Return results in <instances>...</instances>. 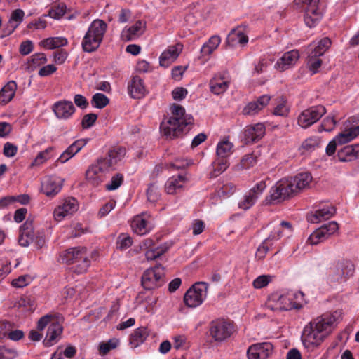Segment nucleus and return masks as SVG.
<instances>
[{
  "label": "nucleus",
  "mask_w": 359,
  "mask_h": 359,
  "mask_svg": "<svg viewBox=\"0 0 359 359\" xmlns=\"http://www.w3.org/2000/svg\"><path fill=\"white\" fill-rule=\"evenodd\" d=\"M229 83L230 81L226 76V73H219L210 80V90L217 95L223 94L228 89Z\"/></svg>",
  "instance_id": "obj_18"
},
{
  "label": "nucleus",
  "mask_w": 359,
  "mask_h": 359,
  "mask_svg": "<svg viewBox=\"0 0 359 359\" xmlns=\"http://www.w3.org/2000/svg\"><path fill=\"white\" fill-rule=\"evenodd\" d=\"M226 41L231 46H235L236 43L245 45L248 41V37L244 34L243 29L241 27H237L229 34Z\"/></svg>",
  "instance_id": "obj_30"
},
{
  "label": "nucleus",
  "mask_w": 359,
  "mask_h": 359,
  "mask_svg": "<svg viewBox=\"0 0 359 359\" xmlns=\"http://www.w3.org/2000/svg\"><path fill=\"white\" fill-rule=\"evenodd\" d=\"M213 170L210 172V177H216L221 173L224 172L229 166V163L227 159L220 158L215 160L213 163Z\"/></svg>",
  "instance_id": "obj_44"
},
{
  "label": "nucleus",
  "mask_w": 359,
  "mask_h": 359,
  "mask_svg": "<svg viewBox=\"0 0 359 359\" xmlns=\"http://www.w3.org/2000/svg\"><path fill=\"white\" fill-rule=\"evenodd\" d=\"M162 275L156 271H144L142 276V285L146 290H153L161 285Z\"/></svg>",
  "instance_id": "obj_25"
},
{
  "label": "nucleus",
  "mask_w": 359,
  "mask_h": 359,
  "mask_svg": "<svg viewBox=\"0 0 359 359\" xmlns=\"http://www.w3.org/2000/svg\"><path fill=\"white\" fill-rule=\"evenodd\" d=\"M233 144L227 140L217 144L216 154L218 159H227L233 153Z\"/></svg>",
  "instance_id": "obj_37"
},
{
  "label": "nucleus",
  "mask_w": 359,
  "mask_h": 359,
  "mask_svg": "<svg viewBox=\"0 0 359 359\" xmlns=\"http://www.w3.org/2000/svg\"><path fill=\"white\" fill-rule=\"evenodd\" d=\"M133 243V240L130 236L127 234L121 233L118 236L117 240V248L121 250H126L130 247Z\"/></svg>",
  "instance_id": "obj_53"
},
{
  "label": "nucleus",
  "mask_w": 359,
  "mask_h": 359,
  "mask_svg": "<svg viewBox=\"0 0 359 359\" xmlns=\"http://www.w3.org/2000/svg\"><path fill=\"white\" fill-rule=\"evenodd\" d=\"M1 359H13L17 356V351L12 348L1 346Z\"/></svg>",
  "instance_id": "obj_62"
},
{
  "label": "nucleus",
  "mask_w": 359,
  "mask_h": 359,
  "mask_svg": "<svg viewBox=\"0 0 359 359\" xmlns=\"http://www.w3.org/2000/svg\"><path fill=\"white\" fill-rule=\"evenodd\" d=\"M126 155V149L117 147L108 151L105 156L100 157L89 165L86 172V179L93 186H98L102 179L101 174L108 171L120 162Z\"/></svg>",
  "instance_id": "obj_3"
},
{
  "label": "nucleus",
  "mask_w": 359,
  "mask_h": 359,
  "mask_svg": "<svg viewBox=\"0 0 359 359\" xmlns=\"http://www.w3.org/2000/svg\"><path fill=\"white\" fill-rule=\"evenodd\" d=\"M209 331L215 341L222 342L233 334V325L224 319H217L211 322Z\"/></svg>",
  "instance_id": "obj_9"
},
{
  "label": "nucleus",
  "mask_w": 359,
  "mask_h": 359,
  "mask_svg": "<svg viewBox=\"0 0 359 359\" xmlns=\"http://www.w3.org/2000/svg\"><path fill=\"white\" fill-rule=\"evenodd\" d=\"M29 62L36 67L45 64L47 62V58L44 53H38L32 55Z\"/></svg>",
  "instance_id": "obj_60"
},
{
  "label": "nucleus",
  "mask_w": 359,
  "mask_h": 359,
  "mask_svg": "<svg viewBox=\"0 0 359 359\" xmlns=\"http://www.w3.org/2000/svg\"><path fill=\"white\" fill-rule=\"evenodd\" d=\"M118 344L117 339H110L107 343H101L99 346V351L102 355L107 354L110 350L115 348Z\"/></svg>",
  "instance_id": "obj_56"
},
{
  "label": "nucleus",
  "mask_w": 359,
  "mask_h": 359,
  "mask_svg": "<svg viewBox=\"0 0 359 359\" xmlns=\"http://www.w3.org/2000/svg\"><path fill=\"white\" fill-rule=\"evenodd\" d=\"M67 6L64 3H59L53 6L48 12V16L53 19H60L66 13Z\"/></svg>",
  "instance_id": "obj_47"
},
{
  "label": "nucleus",
  "mask_w": 359,
  "mask_h": 359,
  "mask_svg": "<svg viewBox=\"0 0 359 359\" xmlns=\"http://www.w3.org/2000/svg\"><path fill=\"white\" fill-rule=\"evenodd\" d=\"M53 149V148L50 147L44 151L39 152L35 158L34 162L32 163V165H39L46 162L50 158V154Z\"/></svg>",
  "instance_id": "obj_50"
},
{
  "label": "nucleus",
  "mask_w": 359,
  "mask_h": 359,
  "mask_svg": "<svg viewBox=\"0 0 359 359\" xmlns=\"http://www.w3.org/2000/svg\"><path fill=\"white\" fill-rule=\"evenodd\" d=\"M338 228V224L336 222H330L325 224L317 229L309 236L308 242L311 245H316L333 234Z\"/></svg>",
  "instance_id": "obj_12"
},
{
  "label": "nucleus",
  "mask_w": 359,
  "mask_h": 359,
  "mask_svg": "<svg viewBox=\"0 0 359 359\" xmlns=\"http://www.w3.org/2000/svg\"><path fill=\"white\" fill-rule=\"evenodd\" d=\"M33 48L32 42L27 40L20 44L19 51L22 55H27L33 50Z\"/></svg>",
  "instance_id": "obj_64"
},
{
  "label": "nucleus",
  "mask_w": 359,
  "mask_h": 359,
  "mask_svg": "<svg viewBox=\"0 0 359 359\" xmlns=\"http://www.w3.org/2000/svg\"><path fill=\"white\" fill-rule=\"evenodd\" d=\"M273 349V346L269 342L258 343L250 346L247 354L249 359H266Z\"/></svg>",
  "instance_id": "obj_13"
},
{
  "label": "nucleus",
  "mask_w": 359,
  "mask_h": 359,
  "mask_svg": "<svg viewBox=\"0 0 359 359\" xmlns=\"http://www.w3.org/2000/svg\"><path fill=\"white\" fill-rule=\"evenodd\" d=\"M128 89L130 95L134 99L142 98L144 96L146 92L143 81L138 76H135L132 78L128 84Z\"/></svg>",
  "instance_id": "obj_26"
},
{
  "label": "nucleus",
  "mask_w": 359,
  "mask_h": 359,
  "mask_svg": "<svg viewBox=\"0 0 359 359\" xmlns=\"http://www.w3.org/2000/svg\"><path fill=\"white\" fill-rule=\"evenodd\" d=\"M107 29V23L100 19L93 20L86 32L81 46L84 52L95 51L102 42Z\"/></svg>",
  "instance_id": "obj_4"
},
{
  "label": "nucleus",
  "mask_w": 359,
  "mask_h": 359,
  "mask_svg": "<svg viewBox=\"0 0 359 359\" xmlns=\"http://www.w3.org/2000/svg\"><path fill=\"white\" fill-rule=\"evenodd\" d=\"M359 135V125L346 129L344 131L339 133L335 137L339 144H343L351 142Z\"/></svg>",
  "instance_id": "obj_36"
},
{
  "label": "nucleus",
  "mask_w": 359,
  "mask_h": 359,
  "mask_svg": "<svg viewBox=\"0 0 359 359\" xmlns=\"http://www.w3.org/2000/svg\"><path fill=\"white\" fill-rule=\"evenodd\" d=\"M123 182V176L122 174L118 173L111 177V181L106 184V189L113 191L117 189Z\"/></svg>",
  "instance_id": "obj_51"
},
{
  "label": "nucleus",
  "mask_w": 359,
  "mask_h": 359,
  "mask_svg": "<svg viewBox=\"0 0 359 359\" xmlns=\"http://www.w3.org/2000/svg\"><path fill=\"white\" fill-rule=\"evenodd\" d=\"M272 278L270 275L259 276L253 281V286L257 289L262 288L272 280Z\"/></svg>",
  "instance_id": "obj_55"
},
{
  "label": "nucleus",
  "mask_w": 359,
  "mask_h": 359,
  "mask_svg": "<svg viewBox=\"0 0 359 359\" xmlns=\"http://www.w3.org/2000/svg\"><path fill=\"white\" fill-rule=\"evenodd\" d=\"M24 15L25 13L21 9H16L12 12L8 24L9 27L8 34L12 33L22 21Z\"/></svg>",
  "instance_id": "obj_42"
},
{
  "label": "nucleus",
  "mask_w": 359,
  "mask_h": 359,
  "mask_svg": "<svg viewBox=\"0 0 359 359\" xmlns=\"http://www.w3.org/2000/svg\"><path fill=\"white\" fill-rule=\"evenodd\" d=\"M86 248L75 247L69 248L62 252L59 257V262L67 264H71L79 259H83L84 265L83 267H88L89 264L86 257Z\"/></svg>",
  "instance_id": "obj_11"
},
{
  "label": "nucleus",
  "mask_w": 359,
  "mask_h": 359,
  "mask_svg": "<svg viewBox=\"0 0 359 359\" xmlns=\"http://www.w3.org/2000/svg\"><path fill=\"white\" fill-rule=\"evenodd\" d=\"M320 143V139L318 137H311L303 142L302 147L306 151H311L319 147Z\"/></svg>",
  "instance_id": "obj_49"
},
{
  "label": "nucleus",
  "mask_w": 359,
  "mask_h": 359,
  "mask_svg": "<svg viewBox=\"0 0 359 359\" xmlns=\"http://www.w3.org/2000/svg\"><path fill=\"white\" fill-rule=\"evenodd\" d=\"M32 280L33 278L29 275H23L13 280L11 284L15 287L22 288L29 285Z\"/></svg>",
  "instance_id": "obj_54"
},
{
  "label": "nucleus",
  "mask_w": 359,
  "mask_h": 359,
  "mask_svg": "<svg viewBox=\"0 0 359 359\" xmlns=\"http://www.w3.org/2000/svg\"><path fill=\"white\" fill-rule=\"evenodd\" d=\"M336 123L337 122L334 119V118L327 117L323 120L321 124V127L323 128V130L330 132L334 129V128L336 126Z\"/></svg>",
  "instance_id": "obj_61"
},
{
  "label": "nucleus",
  "mask_w": 359,
  "mask_h": 359,
  "mask_svg": "<svg viewBox=\"0 0 359 359\" xmlns=\"http://www.w3.org/2000/svg\"><path fill=\"white\" fill-rule=\"evenodd\" d=\"M147 195L148 201L152 203L157 201L160 197L158 187L154 184H151L147 189Z\"/></svg>",
  "instance_id": "obj_57"
},
{
  "label": "nucleus",
  "mask_w": 359,
  "mask_h": 359,
  "mask_svg": "<svg viewBox=\"0 0 359 359\" xmlns=\"http://www.w3.org/2000/svg\"><path fill=\"white\" fill-rule=\"evenodd\" d=\"M336 212L334 207L329 205L317 210L315 213L308 216V221L311 223H319L323 220L329 219Z\"/></svg>",
  "instance_id": "obj_28"
},
{
  "label": "nucleus",
  "mask_w": 359,
  "mask_h": 359,
  "mask_svg": "<svg viewBox=\"0 0 359 359\" xmlns=\"http://www.w3.org/2000/svg\"><path fill=\"white\" fill-rule=\"evenodd\" d=\"M62 332V326L58 323H53L48 327L46 337L43 341V344L46 346H52L54 341L58 337Z\"/></svg>",
  "instance_id": "obj_39"
},
{
  "label": "nucleus",
  "mask_w": 359,
  "mask_h": 359,
  "mask_svg": "<svg viewBox=\"0 0 359 359\" xmlns=\"http://www.w3.org/2000/svg\"><path fill=\"white\" fill-rule=\"evenodd\" d=\"M265 134V126L263 123H257L247 126L243 132V137L246 144L254 143L259 141Z\"/></svg>",
  "instance_id": "obj_19"
},
{
  "label": "nucleus",
  "mask_w": 359,
  "mask_h": 359,
  "mask_svg": "<svg viewBox=\"0 0 359 359\" xmlns=\"http://www.w3.org/2000/svg\"><path fill=\"white\" fill-rule=\"evenodd\" d=\"M326 112L325 107L317 105L309 107L298 116L297 123L302 128H307L316 123Z\"/></svg>",
  "instance_id": "obj_10"
},
{
  "label": "nucleus",
  "mask_w": 359,
  "mask_h": 359,
  "mask_svg": "<svg viewBox=\"0 0 359 359\" xmlns=\"http://www.w3.org/2000/svg\"><path fill=\"white\" fill-rule=\"evenodd\" d=\"M271 229V233L273 234L274 240L277 241L284 235L290 234L292 231V227L291 223L285 221L281 222L280 224L276 225H269Z\"/></svg>",
  "instance_id": "obj_33"
},
{
  "label": "nucleus",
  "mask_w": 359,
  "mask_h": 359,
  "mask_svg": "<svg viewBox=\"0 0 359 359\" xmlns=\"http://www.w3.org/2000/svg\"><path fill=\"white\" fill-rule=\"evenodd\" d=\"M186 182L187 178L184 175H179L177 177H172L165 184V191L168 194H174L183 187Z\"/></svg>",
  "instance_id": "obj_34"
},
{
  "label": "nucleus",
  "mask_w": 359,
  "mask_h": 359,
  "mask_svg": "<svg viewBox=\"0 0 359 359\" xmlns=\"http://www.w3.org/2000/svg\"><path fill=\"white\" fill-rule=\"evenodd\" d=\"M290 178L282 179L271 188L270 201L277 203L295 195L296 191Z\"/></svg>",
  "instance_id": "obj_7"
},
{
  "label": "nucleus",
  "mask_w": 359,
  "mask_h": 359,
  "mask_svg": "<svg viewBox=\"0 0 359 359\" xmlns=\"http://www.w3.org/2000/svg\"><path fill=\"white\" fill-rule=\"evenodd\" d=\"M208 284L205 282H198L194 284L184 294V302L190 308L201 305L207 296Z\"/></svg>",
  "instance_id": "obj_8"
},
{
  "label": "nucleus",
  "mask_w": 359,
  "mask_h": 359,
  "mask_svg": "<svg viewBox=\"0 0 359 359\" xmlns=\"http://www.w3.org/2000/svg\"><path fill=\"white\" fill-rule=\"evenodd\" d=\"M299 57V54L297 50L285 53L282 57L277 60L275 68L280 72H283L292 67L297 62Z\"/></svg>",
  "instance_id": "obj_24"
},
{
  "label": "nucleus",
  "mask_w": 359,
  "mask_h": 359,
  "mask_svg": "<svg viewBox=\"0 0 359 359\" xmlns=\"http://www.w3.org/2000/svg\"><path fill=\"white\" fill-rule=\"evenodd\" d=\"M192 162L188 161L183 158H176L172 163L165 165V167L169 169L181 170L188 167Z\"/></svg>",
  "instance_id": "obj_52"
},
{
  "label": "nucleus",
  "mask_w": 359,
  "mask_h": 359,
  "mask_svg": "<svg viewBox=\"0 0 359 359\" xmlns=\"http://www.w3.org/2000/svg\"><path fill=\"white\" fill-rule=\"evenodd\" d=\"M18 151V147L11 142H6L4 145L3 154L5 156L11 158L15 156Z\"/></svg>",
  "instance_id": "obj_59"
},
{
  "label": "nucleus",
  "mask_w": 359,
  "mask_h": 359,
  "mask_svg": "<svg viewBox=\"0 0 359 359\" xmlns=\"http://www.w3.org/2000/svg\"><path fill=\"white\" fill-rule=\"evenodd\" d=\"M17 84L14 81H10L4 86L0 91V103L6 104L14 97Z\"/></svg>",
  "instance_id": "obj_35"
},
{
  "label": "nucleus",
  "mask_w": 359,
  "mask_h": 359,
  "mask_svg": "<svg viewBox=\"0 0 359 359\" xmlns=\"http://www.w3.org/2000/svg\"><path fill=\"white\" fill-rule=\"evenodd\" d=\"M97 118V116L95 114H88L83 117L81 121V126L83 128H89L93 126Z\"/></svg>",
  "instance_id": "obj_58"
},
{
  "label": "nucleus",
  "mask_w": 359,
  "mask_h": 359,
  "mask_svg": "<svg viewBox=\"0 0 359 359\" xmlns=\"http://www.w3.org/2000/svg\"><path fill=\"white\" fill-rule=\"evenodd\" d=\"M274 236L273 234H270L266 239L264 240V241L262 243V244L258 247L256 253L255 257L261 259L264 258L270 250L273 249V245L275 242H276L274 240Z\"/></svg>",
  "instance_id": "obj_38"
},
{
  "label": "nucleus",
  "mask_w": 359,
  "mask_h": 359,
  "mask_svg": "<svg viewBox=\"0 0 359 359\" xmlns=\"http://www.w3.org/2000/svg\"><path fill=\"white\" fill-rule=\"evenodd\" d=\"M290 111V107L287 105V102L283 98L281 101L277 104L274 107L273 114L276 116H287Z\"/></svg>",
  "instance_id": "obj_48"
},
{
  "label": "nucleus",
  "mask_w": 359,
  "mask_h": 359,
  "mask_svg": "<svg viewBox=\"0 0 359 359\" xmlns=\"http://www.w3.org/2000/svg\"><path fill=\"white\" fill-rule=\"evenodd\" d=\"M182 50V45L180 43L169 46L160 55V65L164 67H168L178 57Z\"/></svg>",
  "instance_id": "obj_22"
},
{
  "label": "nucleus",
  "mask_w": 359,
  "mask_h": 359,
  "mask_svg": "<svg viewBox=\"0 0 359 359\" xmlns=\"http://www.w3.org/2000/svg\"><path fill=\"white\" fill-rule=\"evenodd\" d=\"M171 113L172 116L163 121L160 128L168 139L172 140L189 130V126L193 124L194 118L191 115L185 113L182 106L177 104L171 107Z\"/></svg>",
  "instance_id": "obj_2"
},
{
  "label": "nucleus",
  "mask_w": 359,
  "mask_h": 359,
  "mask_svg": "<svg viewBox=\"0 0 359 359\" xmlns=\"http://www.w3.org/2000/svg\"><path fill=\"white\" fill-rule=\"evenodd\" d=\"M256 163L257 156L253 154H250L245 155L236 167L238 170H247L253 167Z\"/></svg>",
  "instance_id": "obj_45"
},
{
  "label": "nucleus",
  "mask_w": 359,
  "mask_h": 359,
  "mask_svg": "<svg viewBox=\"0 0 359 359\" xmlns=\"http://www.w3.org/2000/svg\"><path fill=\"white\" fill-rule=\"evenodd\" d=\"M142 22L140 20L137 21L133 26L122 30L121 34V39L126 42L134 40L142 34Z\"/></svg>",
  "instance_id": "obj_32"
},
{
  "label": "nucleus",
  "mask_w": 359,
  "mask_h": 359,
  "mask_svg": "<svg viewBox=\"0 0 359 359\" xmlns=\"http://www.w3.org/2000/svg\"><path fill=\"white\" fill-rule=\"evenodd\" d=\"M337 156L341 162H350L359 158V144L344 147L337 152Z\"/></svg>",
  "instance_id": "obj_27"
},
{
  "label": "nucleus",
  "mask_w": 359,
  "mask_h": 359,
  "mask_svg": "<svg viewBox=\"0 0 359 359\" xmlns=\"http://www.w3.org/2000/svg\"><path fill=\"white\" fill-rule=\"evenodd\" d=\"M294 4L304 11V22L310 28L321 20L325 12V6L320 0H294Z\"/></svg>",
  "instance_id": "obj_5"
},
{
  "label": "nucleus",
  "mask_w": 359,
  "mask_h": 359,
  "mask_svg": "<svg viewBox=\"0 0 359 359\" xmlns=\"http://www.w3.org/2000/svg\"><path fill=\"white\" fill-rule=\"evenodd\" d=\"M290 180L294 186L296 193L309 187L312 180V176L309 172H304L297 174Z\"/></svg>",
  "instance_id": "obj_29"
},
{
  "label": "nucleus",
  "mask_w": 359,
  "mask_h": 359,
  "mask_svg": "<svg viewBox=\"0 0 359 359\" xmlns=\"http://www.w3.org/2000/svg\"><path fill=\"white\" fill-rule=\"evenodd\" d=\"M131 227L135 233L140 236L147 233L151 229L148 221L142 215H137L133 218Z\"/></svg>",
  "instance_id": "obj_31"
},
{
  "label": "nucleus",
  "mask_w": 359,
  "mask_h": 359,
  "mask_svg": "<svg viewBox=\"0 0 359 359\" xmlns=\"http://www.w3.org/2000/svg\"><path fill=\"white\" fill-rule=\"evenodd\" d=\"M266 187L265 182L260 181L258 182L249 191L248 194L245 196L243 200L239 203V208L243 210H248L252 207Z\"/></svg>",
  "instance_id": "obj_15"
},
{
  "label": "nucleus",
  "mask_w": 359,
  "mask_h": 359,
  "mask_svg": "<svg viewBox=\"0 0 359 359\" xmlns=\"http://www.w3.org/2000/svg\"><path fill=\"white\" fill-rule=\"evenodd\" d=\"M220 38L218 36L210 37L208 42L205 43L201 47V53L203 55H210L219 45Z\"/></svg>",
  "instance_id": "obj_43"
},
{
  "label": "nucleus",
  "mask_w": 359,
  "mask_h": 359,
  "mask_svg": "<svg viewBox=\"0 0 359 359\" xmlns=\"http://www.w3.org/2000/svg\"><path fill=\"white\" fill-rule=\"evenodd\" d=\"M78 210V203L74 198H67L62 205H58L53 212V216L57 221H61L65 217L72 215Z\"/></svg>",
  "instance_id": "obj_14"
},
{
  "label": "nucleus",
  "mask_w": 359,
  "mask_h": 359,
  "mask_svg": "<svg viewBox=\"0 0 359 359\" xmlns=\"http://www.w3.org/2000/svg\"><path fill=\"white\" fill-rule=\"evenodd\" d=\"M147 336L148 332L146 327L137 328L131 334L130 343L134 348H136L144 342Z\"/></svg>",
  "instance_id": "obj_40"
},
{
  "label": "nucleus",
  "mask_w": 359,
  "mask_h": 359,
  "mask_svg": "<svg viewBox=\"0 0 359 359\" xmlns=\"http://www.w3.org/2000/svg\"><path fill=\"white\" fill-rule=\"evenodd\" d=\"M341 316L340 311L325 313L310 322L304 328L302 340L309 348L319 346L332 332Z\"/></svg>",
  "instance_id": "obj_1"
},
{
  "label": "nucleus",
  "mask_w": 359,
  "mask_h": 359,
  "mask_svg": "<svg viewBox=\"0 0 359 359\" xmlns=\"http://www.w3.org/2000/svg\"><path fill=\"white\" fill-rule=\"evenodd\" d=\"M53 110L58 118L67 119L75 112V107L71 101L62 100L55 103Z\"/></svg>",
  "instance_id": "obj_23"
},
{
  "label": "nucleus",
  "mask_w": 359,
  "mask_h": 359,
  "mask_svg": "<svg viewBox=\"0 0 359 359\" xmlns=\"http://www.w3.org/2000/svg\"><path fill=\"white\" fill-rule=\"evenodd\" d=\"M63 180L57 177H46L41 182V192L48 197H53L61 190Z\"/></svg>",
  "instance_id": "obj_16"
},
{
  "label": "nucleus",
  "mask_w": 359,
  "mask_h": 359,
  "mask_svg": "<svg viewBox=\"0 0 359 359\" xmlns=\"http://www.w3.org/2000/svg\"><path fill=\"white\" fill-rule=\"evenodd\" d=\"M331 40L325 37L320 40L316 46L311 43L307 48V67L312 74L316 73L322 65L320 56L329 49L331 46Z\"/></svg>",
  "instance_id": "obj_6"
},
{
  "label": "nucleus",
  "mask_w": 359,
  "mask_h": 359,
  "mask_svg": "<svg viewBox=\"0 0 359 359\" xmlns=\"http://www.w3.org/2000/svg\"><path fill=\"white\" fill-rule=\"evenodd\" d=\"M271 96L263 95L256 100L249 102L243 109V114L247 116H254L262 110L269 103Z\"/></svg>",
  "instance_id": "obj_21"
},
{
  "label": "nucleus",
  "mask_w": 359,
  "mask_h": 359,
  "mask_svg": "<svg viewBox=\"0 0 359 359\" xmlns=\"http://www.w3.org/2000/svg\"><path fill=\"white\" fill-rule=\"evenodd\" d=\"M109 103V99L104 94L100 93H95L91 100V104L93 107L102 109Z\"/></svg>",
  "instance_id": "obj_46"
},
{
  "label": "nucleus",
  "mask_w": 359,
  "mask_h": 359,
  "mask_svg": "<svg viewBox=\"0 0 359 359\" xmlns=\"http://www.w3.org/2000/svg\"><path fill=\"white\" fill-rule=\"evenodd\" d=\"M37 249H41L46 243L45 235L43 231H37L34 241L32 243Z\"/></svg>",
  "instance_id": "obj_63"
},
{
  "label": "nucleus",
  "mask_w": 359,
  "mask_h": 359,
  "mask_svg": "<svg viewBox=\"0 0 359 359\" xmlns=\"http://www.w3.org/2000/svg\"><path fill=\"white\" fill-rule=\"evenodd\" d=\"M41 45L48 49H55L67 44V40L63 37H51L43 40Z\"/></svg>",
  "instance_id": "obj_41"
},
{
  "label": "nucleus",
  "mask_w": 359,
  "mask_h": 359,
  "mask_svg": "<svg viewBox=\"0 0 359 359\" xmlns=\"http://www.w3.org/2000/svg\"><path fill=\"white\" fill-rule=\"evenodd\" d=\"M154 241L150 238L145 239L140 245L141 248L147 250L145 256L147 260H154L160 257L170 248V245L166 243L156 248H154Z\"/></svg>",
  "instance_id": "obj_17"
},
{
  "label": "nucleus",
  "mask_w": 359,
  "mask_h": 359,
  "mask_svg": "<svg viewBox=\"0 0 359 359\" xmlns=\"http://www.w3.org/2000/svg\"><path fill=\"white\" fill-rule=\"evenodd\" d=\"M20 234L19 236V243L23 247L28 246L34 241V236L36 233L34 231L33 221L27 219L25 222L20 226Z\"/></svg>",
  "instance_id": "obj_20"
}]
</instances>
